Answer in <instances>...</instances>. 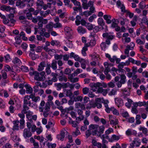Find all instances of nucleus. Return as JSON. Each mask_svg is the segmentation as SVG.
<instances>
[{
    "label": "nucleus",
    "mask_w": 148,
    "mask_h": 148,
    "mask_svg": "<svg viewBox=\"0 0 148 148\" xmlns=\"http://www.w3.org/2000/svg\"><path fill=\"white\" fill-rule=\"evenodd\" d=\"M30 97L28 96V95L25 96L24 97L23 103V109L22 110V112L25 113L26 110H28L29 108L27 106L28 105L29 106L31 107H33L34 105H32L30 101Z\"/></svg>",
    "instance_id": "f257e3e1"
},
{
    "label": "nucleus",
    "mask_w": 148,
    "mask_h": 148,
    "mask_svg": "<svg viewBox=\"0 0 148 148\" xmlns=\"http://www.w3.org/2000/svg\"><path fill=\"white\" fill-rule=\"evenodd\" d=\"M90 86L91 87L93 91H95L98 88H101V86L104 88L107 87V84L105 83L97 82L96 83H92L90 84Z\"/></svg>",
    "instance_id": "f03ea898"
},
{
    "label": "nucleus",
    "mask_w": 148,
    "mask_h": 148,
    "mask_svg": "<svg viewBox=\"0 0 148 148\" xmlns=\"http://www.w3.org/2000/svg\"><path fill=\"white\" fill-rule=\"evenodd\" d=\"M99 125L96 124H90L89 126L88 129L92 132L93 136L97 135V130Z\"/></svg>",
    "instance_id": "7ed1b4c3"
},
{
    "label": "nucleus",
    "mask_w": 148,
    "mask_h": 148,
    "mask_svg": "<svg viewBox=\"0 0 148 148\" xmlns=\"http://www.w3.org/2000/svg\"><path fill=\"white\" fill-rule=\"evenodd\" d=\"M27 110H26L25 111V113L22 112V110L21 111V113L18 114V115L21 119H24L25 118V116L24 115L25 114H26V117L27 118H29V116L30 115L32 114V113L30 110L27 111Z\"/></svg>",
    "instance_id": "20e7f679"
},
{
    "label": "nucleus",
    "mask_w": 148,
    "mask_h": 148,
    "mask_svg": "<svg viewBox=\"0 0 148 148\" xmlns=\"http://www.w3.org/2000/svg\"><path fill=\"white\" fill-rule=\"evenodd\" d=\"M50 105L49 102L46 103L45 110L43 112V115L45 117H47L49 115L48 112L50 111Z\"/></svg>",
    "instance_id": "39448f33"
},
{
    "label": "nucleus",
    "mask_w": 148,
    "mask_h": 148,
    "mask_svg": "<svg viewBox=\"0 0 148 148\" xmlns=\"http://www.w3.org/2000/svg\"><path fill=\"white\" fill-rule=\"evenodd\" d=\"M109 117L110 124L116 125L118 124V120L117 119H115V116L109 115Z\"/></svg>",
    "instance_id": "423d86ee"
},
{
    "label": "nucleus",
    "mask_w": 148,
    "mask_h": 148,
    "mask_svg": "<svg viewBox=\"0 0 148 148\" xmlns=\"http://www.w3.org/2000/svg\"><path fill=\"white\" fill-rule=\"evenodd\" d=\"M32 135V134L30 132V130L27 128L24 130L23 136L25 138H29Z\"/></svg>",
    "instance_id": "0eeeda50"
},
{
    "label": "nucleus",
    "mask_w": 148,
    "mask_h": 148,
    "mask_svg": "<svg viewBox=\"0 0 148 148\" xmlns=\"http://www.w3.org/2000/svg\"><path fill=\"white\" fill-rule=\"evenodd\" d=\"M109 90V89H104L101 87L98 89L97 92L98 93H101L103 96H105L107 94L108 91Z\"/></svg>",
    "instance_id": "6e6552de"
},
{
    "label": "nucleus",
    "mask_w": 148,
    "mask_h": 148,
    "mask_svg": "<svg viewBox=\"0 0 148 148\" xmlns=\"http://www.w3.org/2000/svg\"><path fill=\"white\" fill-rule=\"evenodd\" d=\"M137 68L136 66H133L132 67V73L133 74H132V78L133 80L136 79L138 77L137 75L136 74V73L137 71Z\"/></svg>",
    "instance_id": "1a4fd4ad"
},
{
    "label": "nucleus",
    "mask_w": 148,
    "mask_h": 148,
    "mask_svg": "<svg viewBox=\"0 0 148 148\" xmlns=\"http://www.w3.org/2000/svg\"><path fill=\"white\" fill-rule=\"evenodd\" d=\"M106 138L108 139V140L110 142H112L115 140H118L120 138L119 136H117L115 135H113L110 138H109L108 136H107Z\"/></svg>",
    "instance_id": "9d476101"
},
{
    "label": "nucleus",
    "mask_w": 148,
    "mask_h": 148,
    "mask_svg": "<svg viewBox=\"0 0 148 148\" xmlns=\"http://www.w3.org/2000/svg\"><path fill=\"white\" fill-rule=\"evenodd\" d=\"M44 32V29H42V31L39 33L40 34V35H37L36 36L37 39L38 40L41 41L43 42H45V38L42 36V35L43 34Z\"/></svg>",
    "instance_id": "9b49d317"
},
{
    "label": "nucleus",
    "mask_w": 148,
    "mask_h": 148,
    "mask_svg": "<svg viewBox=\"0 0 148 148\" xmlns=\"http://www.w3.org/2000/svg\"><path fill=\"white\" fill-rule=\"evenodd\" d=\"M90 36L92 37L93 38L90 40L89 43H87L85 44L88 47L90 46L93 47L95 45L96 43V40L94 38V36L91 34Z\"/></svg>",
    "instance_id": "f8f14e48"
},
{
    "label": "nucleus",
    "mask_w": 148,
    "mask_h": 148,
    "mask_svg": "<svg viewBox=\"0 0 148 148\" xmlns=\"http://www.w3.org/2000/svg\"><path fill=\"white\" fill-rule=\"evenodd\" d=\"M19 121L18 120L13 121L14 126L12 128L13 131L18 130H19Z\"/></svg>",
    "instance_id": "ddd939ff"
},
{
    "label": "nucleus",
    "mask_w": 148,
    "mask_h": 148,
    "mask_svg": "<svg viewBox=\"0 0 148 148\" xmlns=\"http://www.w3.org/2000/svg\"><path fill=\"white\" fill-rule=\"evenodd\" d=\"M46 103L44 101H41L39 106V111L40 112H43L45 109Z\"/></svg>",
    "instance_id": "4468645a"
},
{
    "label": "nucleus",
    "mask_w": 148,
    "mask_h": 148,
    "mask_svg": "<svg viewBox=\"0 0 148 148\" xmlns=\"http://www.w3.org/2000/svg\"><path fill=\"white\" fill-rule=\"evenodd\" d=\"M126 134L127 136H130L132 135H136L137 134L136 132L131 129H128L126 131Z\"/></svg>",
    "instance_id": "2eb2a0df"
},
{
    "label": "nucleus",
    "mask_w": 148,
    "mask_h": 148,
    "mask_svg": "<svg viewBox=\"0 0 148 148\" xmlns=\"http://www.w3.org/2000/svg\"><path fill=\"white\" fill-rule=\"evenodd\" d=\"M78 61L81 63L82 68L85 69L86 68V64L87 61L83 58H80Z\"/></svg>",
    "instance_id": "dca6fc26"
},
{
    "label": "nucleus",
    "mask_w": 148,
    "mask_h": 148,
    "mask_svg": "<svg viewBox=\"0 0 148 148\" xmlns=\"http://www.w3.org/2000/svg\"><path fill=\"white\" fill-rule=\"evenodd\" d=\"M46 66V64L44 62H41L39 64L37 70L39 71H41L43 70L44 68Z\"/></svg>",
    "instance_id": "f3484780"
},
{
    "label": "nucleus",
    "mask_w": 148,
    "mask_h": 148,
    "mask_svg": "<svg viewBox=\"0 0 148 148\" xmlns=\"http://www.w3.org/2000/svg\"><path fill=\"white\" fill-rule=\"evenodd\" d=\"M115 102L116 105L119 107H120L123 105V100L120 98L116 99H115Z\"/></svg>",
    "instance_id": "a211bd4d"
},
{
    "label": "nucleus",
    "mask_w": 148,
    "mask_h": 148,
    "mask_svg": "<svg viewBox=\"0 0 148 148\" xmlns=\"http://www.w3.org/2000/svg\"><path fill=\"white\" fill-rule=\"evenodd\" d=\"M75 107L76 108H80L83 110H85V108L84 104L79 102L76 103L75 104Z\"/></svg>",
    "instance_id": "6ab92c4d"
},
{
    "label": "nucleus",
    "mask_w": 148,
    "mask_h": 148,
    "mask_svg": "<svg viewBox=\"0 0 148 148\" xmlns=\"http://www.w3.org/2000/svg\"><path fill=\"white\" fill-rule=\"evenodd\" d=\"M64 31L66 34L68 36L71 35L72 31L70 27H66L64 28Z\"/></svg>",
    "instance_id": "aec40b11"
},
{
    "label": "nucleus",
    "mask_w": 148,
    "mask_h": 148,
    "mask_svg": "<svg viewBox=\"0 0 148 148\" xmlns=\"http://www.w3.org/2000/svg\"><path fill=\"white\" fill-rule=\"evenodd\" d=\"M124 62H122L119 64L118 65L117 67L118 68V69H119V72H121L122 73H123L124 70L123 69V68L124 66H125L124 65Z\"/></svg>",
    "instance_id": "412c9836"
},
{
    "label": "nucleus",
    "mask_w": 148,
    "mask_h": 148,
    "mask_svg": "<svg viewBox=\"0 0 148 148\" xmlns=\"http://www.w3.org/2000/svg\"><path fill=\"white\" fill-rule=\"evenodd\" d=\"M95 104L98 108H100L102 107V103L100 98H97L95 99Z\"/></svg>",
    "instance_id": "4be33fe9"
},
{
    "label": "nucleus",
    "mask_w": 148,
    "mask_h": 148,
    "mask_svg": "<svg viewBox=\"0 0 148 148\" xmlns=\"http://www.w3.org/2000/svg\"><path fill=\"white\" fill-rule=\"evenodd\" d=\"M103 18L106 21L107 23L108 24L111 23V21L110 19L111 18V16L110 15L107 14L104 15L103 16Z\"/></svg>",
    "instance_id": "5701e85b"
},
{
    "label": "nucleus",
    "mask_w": 148,
    "mask_h": 148,
    "mask_svg": "<svg viewBox=\"0 0 148 148\" xmlns=\"http://www.w3.org/2000/svg\"><path fill=\"white\" fill-rule=\"evenodd\" d=\"M70 56L71 58H73L76 61H78L81 58L78 55L75 54L73 52H71L70 53Z\"/></svg>",
    "instance_id": "b1692460"
},
{
    "label": "nucleus",
    "mask_w": 148,
    "mask_h": 148,
    "mask_svg": "<svg viewBox=\"0 0 148 148\" xmlns=\"http://www.w3.org/2000/svg\"><path fill=\"white\" fill-rule=\"evenodd\" d=\"M104 65L105 67V69L104 71V73L109 72L110 71V66L111 64H109L107 62H104Z\"/></svg>",
    "instance_id": "393cba45"
},
{
    "label": "nucleus",
    "mask_w": 148,
    "mask_h": 148,
    "mask_svg": "<svg viewBox=\"0 0 148 148\" xmlns=\"http://www.w3.org/2000/svg\"><path fill=\"white\" fill-rule=\"evenodd\" d=\"M26 88V92L27 94H31L33 91L32 88L29 85H26L25 86Z\"/></svg>",
    "instance_id": "a878e982"
},
{
    "label": "nucleus",
    "mask_w": 148,
    "mask_h": 148,
    "mask_svg": "<svg viewBox=\"0 0 148 148\" xmlns=\"http://www.w3.org/2000/svg\"><path fill=\"white\" fill-rule=\"evenodd\" d=\"M50 12V10H47L45 11H40V13L41 16L43 17H45L46 16L49 14Z\"/></svg>",
    "instance_id": "bb28decb"
},
{
    "label": "nucleus",
    "mask_w": 148,
    "mask_h": 148,
    "mask_svg": "<svg viewBox=\"0 0 148 148\" xmlns=\"http://www.w3.org/2000/svg\"><path fill=\"white\" fill-rule=\"evenodd\" d=\"M51 65L50 64H47L46 65V68L45 69V71L47 75H49L51 73V71L50 69Z\"/></svg>",
    "instance_id": "cd10ccee"
},
{
    "label": "nucleus",
    "mask_w": 148,
    "mask_h": 148,
    "mask_svg": "<svg viewBox=\"0 0 148 148\" xmlns=\"http://www.w3.org/2000/svg\"><path fill=\"white\" fill-rule=\"evenodd\" d=\"M40 77L41 81H43L46 79L47 75L46 74L45 72L44 71H42L40 73Z\"/></svg>",
    "instance_id": "c85d7f7f"
},
{
    "label": "nucleus",
    "mask_w": 148,
    "mask_h": 148,
    "mask_svg": "<svg viewBox=\"0 0 148 148\" xmlns=\"http://www.w3.org/2000/svg\"><path fill=\"white\" fill-rule=\"evenodd\" d=\"M11 137L12 140L14 141H16L17 136L15 132L13 131L11 134Z\"/></svg>",
    "instance_id": "c756f323"
},
{
    "label": "nucleus",
    "mask_w": 148,
    "mask_h": 148,
    "mask_svg": "<svg viewBox=\"0 0 148 148\" xmlns=\"http://www.w3.org/2000/svg\"><path fill=\"white\" fill-rule=\"evenodd\" d=\"M77 30L79 33L84 34L86 32L85 29L82 27V26H79L78 27Z\"/></svg>",
    "instance_id": "7c9ffc66"
},
{
    "label": "nucleus",
    "mask_w": 148,
    "mask_h": 148,
    "mask_svg": "<svg viewBox=\"0 0 148 148\" xmlns=\"http://www.w3.org/2000/svg\"><path fill=\"white\" fill-rule=\"evenodd\" d=\"M125 69L127 72H128L127 74V76L130 78L132 77L133 73H132V72H130V69L128 67H125Z\"/></svg>",
    "instance_id": "2f4dec72"
},
{
    "label": "nucleus",
    "mask_w": 148,
    "mask_h": 148,
    "mask_svg": "<svg viewBox=\"0 0 148 148\" xmlns=\"http://www.w3.org/2000/svg\"><path fill=\"white\" fill-rule=\"evenodd\" d=\"M58 79L60 81H64L65 82L67 80V79L66 77L64 75H60L58 77Z\"/></svg>",
    "instance_id": "473e14b6"
},
{
    "label": "nucleus",
    "mask_w": 148,
    "mask_h": 148,
    "mask_svg": "<svg viewBox=\"0 0 148 148\" xmlns=\"http://www.w3.org/2000/svg\"><path fill=\"white\" fill-rule=\"evenodd\" d=\"M57 62L55 60H53L51 64V66L52 68L54 70H55L57 69Z\"/></svg>",
    "instance_id": "72a5a7b5"
},
{
    "label": "nucleus",
    "mask_w": 148,
    "mask_h": 148,
    "mask_svg": "<svg viewBox=\"0 0 148 148\" xmlns=\"http://www.w3.org/2000/svg\"><path fill=\"white\" fill-rule=\"evenodd\" d=\"M69 123L72 125V126L74 127H77V124L76 121H73L72 120L71 118H69Z\"/></svg>",
    "instance_id": "f704fd0d"
},
{
    "label": "nucleus",
    "mask_w": 148,
    "mask_h": 148,
    "mask_svg": "<svg viewBox=\"0 0 148 148\" xmlns=\"http://www.w3.org/2000/svg\"><path fill=\"white\" fill-rule=\"evenodd\" d=\"M40 75V73L37 71L34 76V79L36 81H41Z\"/></svg>",
    "instance_id": "c9c22d12"
},
{
    "label": "nucleus",
    "mask_w": 148,
    "mask_h": 148,
    "mask_svg": "<svg viewBox=\"0 0 148 148\" xmlns=\"http://www.w3.org/2000/svg\"><path fill=\"white\" fill-rule=\"evenodd\" d=\"M126 76L123 74H122L121 76V79L119 81L123 84H124L126 82Z\"/></svg>",
    "instance_id": "e433bc0d"
},
{
    "label": "nucleus",
    "mask_w": 148,
    "mask_h": 148,
    "mask_svg": "<svg viewBox=\"0 0 148 148\" xmlns=\"http://www.w3.org/2000/svg\"><path fill=\"white\" fill-rule=\"evenodd\" d=\"M36 4V6L38 7H42L43 5L44 2L43 0H37Z\"/></svg>",
    "instance_id": "4c0bfd02"
},
{
    "label": "nucleus",
    "mask_w": 148,
    "mask_h": 148,
    "mask_svg": "<svg viewBox=\"0 0 148 148\" xmlns=\"http://www.w3.org/2000/svg\"><path fill=\"white\" fill-rule=\"evenodd\" d=\"M104 129L105 127L103 126L102 125L100 126H99V127L97 130V133H98L100 134L103 133L104 131Z\"/></svg>",
    "instance_id": "58836bf2"
},
{
    "label": "nucleus",
    "mask_w": 148,
    "mask_h": 148,
    "mask_svg": "<svg viewBox=\"0 0 148 148\" xmlns=\"http://www.w3.org/2000/svg\"><path fill=\"white\" fill-rule=\"evenodd\" d=\"M139 130L140 131H142L143 133L144 134H146L147 133V129L144 127H140L139 128Z\"/></svg>",
    "instance_id": "ea45409f"
},
{
    "label": "nucleus",
    "mask_w": 148,
    "mask_h": 148,
    "mask_svg": "<svg viewBox=\"0 0 148 148\" xmlns=\"http://www.w3.org/2000/svg\"><path fill=\"white\" fill-rule=\"evenodd\" d=\"M25 120L24 119H21L19 121L20 123V129H23L25 127Z\"/></svg>",
    "instance_id": "a19ab883"
},
{
    "label": "nucleus",
    "mask_w": 148,
    "mask_h": 148,
    "mask_svg": "<svg viewBox=\"0 0 148 148\" xmlns=\"http://www.w3.org/2000/svg\"><path fill=\"white\" fill-rule=\"evenodd\" d=\"M42 18L41 17L38 16L36 18H32V21L34 23H36L38 21H40L42 19Z\"/></svg>",
    "instance_id": "79ce46f5"
},
{
    "label": "nucleus",
    "mask_w": 148,
    "mask_h": 148,
    "mask_svg": "<svg viewBox=\"0 0 148 148\" xmlns=\"http://www.w3.org/2000/svg\"><path fill=\"white\" fill-rule=\"evenodd\" d=\"M12 62L14 64H20L21 63L20 60L17 57H15L13 60Z\"/></svg>",
    "instance_id": "37998d69"
},
{
    "label": "nucleus",
    "mask_w": 148,
    "mask_h": 148,
    "mask_svg": "<svg viewBox=\"0 0 148 148\" xmlns=\"http://www.w3.org/2000/svg\"><path fill=\"white\" fill-rule=\"evenodd\" d=\"M87 47H88L85 45V46L83 48L82 50V53L84 56H86V51L88 50Z\"/></svg>",
    "instance_id": "c03bdc74"
},
{
    "label": "nucleus",
    "mask_w": 148,
    "mask_h": 148,
    "mask_svg": "<svg viewBox=\"0 0 148 148\" xmlns=\"http://www.w3.org/2000/svg\"><path fill=\"white\" fill-rule=\"evenodd\" d=\"M80 134V131L78 130V127H77L76 128L75 130V132H73L72 134L73 136H77Z\"/></svg>",
    "instance_id": "a18cd8bd"
},
{
    "label": "nucleus",
    "mask_w": 148,
    "mask_h": 148,
    "mask_svg": "<svg viewBox=\"0 0 148 148\" xmlns=\"http://www.w3.org/2000/svg\"><path fill=\"white\" fill-rule=\"evenodd\" d=\"M15 39L16 41L14 43V45H15L16 46V45H20L21 42V40L20 38L18 37H16L15 38Z\"/></svg>",
    "instance_id": "49530a36"
},
{
    "label": "nucleus",
    "mask_w": 148,
    "mask_h": 148,
    "mask_svg": "<svg viewBox=\"0 0 148 148\" xmlns=\"http://www.w3.org/2000/svg\"><path fill=\"white\" fill-rule=\"evenodd\" d=\"M21 70L24 72H27L29 71L28 68L25 66H21Z\"/></svg>",
    "instance_id": "de8ad7c7"
},
{
    "label": "nucleus",
    "mask_w": 148,
    "mask_h": 148,
    "mask_svg": "<svg viewBox=\"0 0 148 148\" xmlns=\"http://www.w3.org/2000/svg\"><path fill=\"white\" fill-rule=\"evenodd\" d=\"M110 111L112 112L115 115H118L119 113V111L116 109H114V107H111L110 108Z\"/></svg>",
    "instance_id": "09e8293b"
},
{
    "label": "nucleus",
    "mask_w": 148,
    "mask_h": 148,
    "mask_svg": "<svg viewBox=\"0 0 148 148\" xmlns=\"http://www.w3.org/2000/svg\"><path fill=\"white\" fill-rule=\"evenodd\" d=\"M1 73L2 78L4 79H6L7 78V75L5 71L2 70L1 71Z\"/></svg>",
    "instance_id": "8fccbe9b"
},
{
    "label": "nucleus",
    "mask_w": 148,
    "mask_h": 148,
    "mask_svg": "<svg viewBox=\"0 0 148 148\" xmlns=\"http://www.w3.org/2000/svg\"><path fill=\"white\" fill-rule=\"evenodd\" d=\"M4 58L5 59V61L6 62H8L12 60L10 55L8 54H7L5 56Z\"/></svg>",
    "instance_id": "3c124183"
},
{
    "label": "nucleus",
    "mask_w": 148,
    "mask_h": 148,
    "mask_svg": "<svg viewBox=\"0 0 148 148\" xmlns=\"http://www.w3.org/2000/svg\"><path fill=\"white\" fill-rule=\"evenodd\" d=\"M46 27L48 31H50L52 30L53 26L51 23H49L46 25Z\"/></svg>",
    "instance_id": "603ef678"
},
{
    "label": "nucleus",
    "mask_w": 148,
    "mask_h": 148,
    "mask_svg": "<svg viewBox=\"0 0 148 148\" xmlns=\"http://www.w3.org/2000/svg\"><path fill=\"white\" fill-rule=\"evenodd\" d=\"M16 5L18 6H20L21 7V6L24 7L25 6V4H24L23 3L21 0H18L17 1L16 3Z\"/></svg>",
    "instance_id": "864d4df0"
},
{
    "label": "nucleus",
    "mask_w": 148,
    "mask_h": 148,
    "mask_svg": "<svg viewBox=\"0 0 148 148\" xmlns=\"http://www.w3.org/2000/svg\"><path fill=\"white\" fill-rule=\"evenodd\" d=\"M134 46L135 44L133 42H132L130 43V45H127L126 46V48L130 49V50H132L134 49Z\"/></svg>",
    "instance_id": "5fc2aeb1"
},
{
    "label": "nucleus",
    "mask_w": 148,
    "mask_h": 148,
    "mask_svg": "<svg viewBox=\"0 0 148 148\" xmlns=\"http://www.w3.org/2000/svg\"><path fill=\"white\" fill-rule=\"evenodd\" d=\"M2 18L3 19V23L4 24H8L9 23L10 21L8 19L6 18L5 16H2Z\"/></svg>",
    "instance_id": "6e6d98bb"
},
{
    "label": "nucleus",
    "mask_w": 148,
    "mask_h": 148,
    "mask_svg": "<svg viewBox=\"0 0 148 148\" xmlns=\"http://www.w3.org/2000/svg\"><path fill=\"white\" fill-rule=\"evenodd\" d=\"M66 44L67 46L69 48H72L73 46V45L72 43V41L67 40L66 41Z\"/></svg>",
    "instance_id": "4d7b16f0"
},
{
    "label": "nucleus",
    "mask_w": 148,
    "mask_h": 148,
    "mask_svg": "<svg viewBox=\"0 0 148 148\" xmlns=\"http://www.w3.org/2000/svg\"><path fill=\"white\" fill-rule=\"evenodd\" d=\"M53 99V96L51 95H49L48 96L47 101L49 103H50L51 104H53V102L52 101Z\"/></svg>",
    "instance_id": "13d9d810"
},
{
    "label": "nucleus",
    "mask_w": 148,
    "mask_h": 148,
    "mask_svg": "<svg viewBox=\"0 0 148 148\" xmlns=\"http://www.w3.org/2000/svg\"><path fill=\"white\" fill-rule=\"evenodd\" d=\"M4 69V71L6 72L11 71L12 70L10 66L8 65L5 66Z\"/></svg>",
    "instance_id": "bf43d9fd"
},
{
    "label": "nucleus",
    "mask_w": 148,
    "mask_h": 148,
    "mask_svg": "<svg viewBox=\"0 0 148 148\" xmlns=\"http://www.w3.org/2000/svg\"><path fill=\"white\" fill-rule=\"evenodd\" d=\"M117 90L116 89L113 88L109 92L108 95L110 96L114 95L116 93Z\"/></svg>",
    "instance_id": "052dcab7"
},
{
    "label": "nucleus",
    "mask_w": 148,
    "mask_h": 148,
    "mask_svg": "<svg viewBox=\"0 0 148 148\" xmlns=\"http://www.w3.org/2000/svg\"><path fill=\"white\" fill-rule=\"evenodd\" d=\"M133 141H134V145H135L136 147H138L140 145V140H138V139L137 138L135 139Z\"/></svg>",
    "instance_id": "680f3d73"
},
{
    "label": "nucleus",
    "mask_w": 148,
    "mask_h": 148,
    "mask_svg": "<svg viewBox=\"0 0 148 148\" xmlns=\"http://www.w3.org/2000/svg\"><path fill=\"white\" fill-rule=\"evenodd\" d=\"M86 27L89 30H92L93 28L92 25L89 23H87L86 24Z\"/></svg>",
    "instance_id": "e2e57ef3"
},
{
    "label": "nucleus",
    "mask_w": 148,
    "mask_h": 148,
    "mask_svg": "<svg viewBox=\"0 0 148 148\" xmlns=\"http://www.w3.org/2000/svg\"><path fill=\"white\" fill-rule=\"evenodd\" d=\"M74 99L75 101H79L81 102L83 99V97L81 96H78L75 97Z\"/></svg>",
    "instance_id": "0e129e2a"
},
{
    "label": "nucleus",
    "mask_w": 148,
    "mask_h": 148,
    "mask_svg": "<svg viewBox=\"0 0 148 148\" xmlns=\"http://www.w3.org/2000/svg\"><path fill=\"white\" fill-rule=\"evenodd\" d=\"M137 106H139L140 107L142 106H144L146 105V102L143 101V102L139 101L136 103Z\"/></svg>",
    "instance_id": "69168bd1"
},
{
    "label": "nucleus",
    "mask_w": 148,
    "mask_h": 148,
    "mask_svg": "<svg viewBox=\"0 0 148 148\" xmlns=\"http://www.w3.org/2000/svg\"><path fill=\"white\" fill-rule=\"evenodd\" d=\"M29 55L33 60H35L37 57V56L34 53L31 52L30 53Z\"/></svg>",
    "instance_id": "338daca9"
},
{
    "label": "nucleus",
    "mask_w": 148,
    "mask_h": 148,
    "mask_svg": "<svg viewBox=\"0 0 148 148\" xmlns=\"http://www.w3.org/2000/svg\"><path fill=\"white\" fill-rule=\"evenodd\" d=\"M56 53V50L53 49H50L48 53L50 56H52Z\"/></svg>",
    "instance_id": "774afa93"
}]
</instances>
